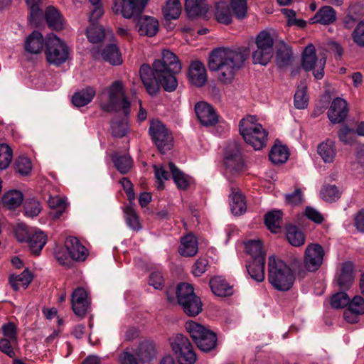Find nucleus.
<instances>
[{
    "mask_svg": "<svg viewBox=\"0 0 364 364\" xmlns=\"http://www.w3.org/2000/svg\"><path fill=\"white\" fill-rule=\"evenodd\" d=\"M203 1V0H186L185 9L190 18L198 16L202 14Z\"/></svg>",
    "mask_w": 364,
    "mask_h": 364,
    "instance_id": "nucleus-53",
    "label": "nucleus"
},
{
    "mask_svg": "<svg viewBox=\"0 0 364 364\" xmlns=\"http://www.w3.org/2000/svg\"><path fill=\"white\" fill-rule=\"evenodd\" d=\"M155 178L156 179L158 189L164 188V182L169 178V172L162 166L154 165Z\"/></svg>",
    "mask_w": 364,
    "mask_h": 364,
    "instance_id": "nucleus-59",
    "label": "nucleus"
},
{
    "mask_svg": "<svg viewBox=\"0 0 364 364\" xmlns=\"http://www.w3.org/2000/svg\"><path fill=\"white\" fill-rule=\"evenodd\" d=\"M198 250V240L193 234H188L183 237L179 247V253L184 257H193Z\"/></svg>",
    "mask_w": 364,
    "mask_h": 364,
    "instance_id": "nucleus-23",
    "label": "nucleus"
},
{
    "mask_svg": "<svg viewBox=\"0 0 364 364\" xmlns=\"http://www.w3.org/2000/svg\"><path fill=\"white\" fill-rule=\"evenodd\" d=\"M289 156L287 146L283 145H274L269 154V160L274 164L285 163Z\"/></svg>",
    "mask_w": 364,
    "mask_h": 364,
    "instance_id": "nucleus-40",
    "label": "nucleus"
},
{
    "mask_svg": "<svg viewBox=\"0 0 364 364\" xmlns=\"http://www.w3.org/2000/svg\"><path fill=\"white\" fill-rule=\"evenodd\" d=\"M355 279L353 264L351 262H345L341 264L340 273L336 281L338 287L343 290L349 289Z\"/></svg>",
    "mask_w": 364,
    "mask_h": 364,
    "instance_id": "nucleus-19",
    "label": "nucleus"
},
{
    "mask_svg": "<svg viewBox=\"0 0 364 364\" xmlns=\"http://www.w3.org/2000/svg\"><path fill=\"white\" fill-rule=\"evenodd\" d=\"M240 133L245 142L255 150H260L267 145L268 132L262 124L257 122L254 116H247L239 123Z\"/></svg>",
    "mask_w": 364,
    "mask_h": 364,
    "instance_id": "nucleus-4",
    "label": "nucleus"
},
{
    "mask_svg": "<svg viewBox=\"0 0 364 364\" xmlns=\"http://www.w3.org/2000/svg\"><path fill=\"white\" fill-rule=\"evenodd\" d=\"M210 287L213 293L220 297L228 296L232 294V287L221 277H215L210 281Z\"/></svg>",
    "mask_w": 364,
    "mask_h": 364,
    "instance_id": "nucleus-24",
    "label": "nucleus"
},
{
    "mask_svg": "<svg viewBox=\"0 0 364 364\" xmlns=\"http://www.w3.org/2000/svg\"><path fill=\"white\" fill-rule=\"evenodd\" d=\"M230 6L236 18L245 17L247 10L246 0H231Z\"/></svg>",
    "mask_w": 364,
    "mask_h": 364,
    "instance_id": "nucleus-57",
    "label": "nucleus"
},
{
    "mask_svg": "<svg viewBox=\"0 0 364 364\" xmlns=\"http://www.w3.org/2000/svg\"><path fill=\"white\" fill-rule=\"evenodd\" d=\"M317 152L325 163H332L336 156L335 142L329 139L319 144Z\"/></svg>",
    "mask_w": 364,
    "mask_h": 364,
    "instance_id": "nucleus-27",
    "label": "nucleus"
},
{
    "mask_svg": "<svg viewBox=\"0 0 364 364\" xmlns=\"http://www.w3.org/2000/svg\"><path fill=\"white\" fill-rule=\"evenodd\" d=\"M168 168L178 188L181 190L187 189L190 185L188 177L178 169L173 162L168 163Z\"/></svg>",
    "mask_w": 364,
    "mask_h": 364,
    "instance_id": "nucleus-37",
    "label": "nucleus"
},
{
    "mask_svg": "<svg viewBox=\"0 0 364 364\" xmlns=\"http://www.w3.org/2000/svg\"><path fill=\"white\" fill-rule=\"evenodd\" d=\"M23 200V193L18 190H10L1 198L3 205L7 209H15L20 206Z\"/></svg>",
    "mask_w": 364,
    "mask_h": 364,
    "instance_id": "nucleus-31",
    "label": "nucleus"
},
{
    "mask_svg": "<svg viewBox=\"0 0 364 364\" xmlns=\"http://www.w3.org/2000/svg\"><path fill=\"white\" fill-rule=\"evenodd\" d=\"M349 301L348 295L344 291H341L332 296L331 304L334 309H341L348 306Z\"/></svg>",
    "mask_w": 364,
    "mask_h": 364,
    "instance_id": "nucleus-60",
    "label": "nucleus"
},
{
    "mask_svg": "<svg viewBox=\"0 0 364 364\" xmlns=\"http://www.w3.org/2000/svg\"><path fill=\"white\" fill-rule=\"evenodd\" d=\"M136 354L139 359L142 363L151 360L156 354L154 344L151 341L142 342L138 348Z\"/></svg>",
    "mask_w": 364,
    "mask_h": 364,
    "instance_id": "nucleus-43",
    "label": "nucleus"
},
{
    "mask_svg": "<svg viewBox=\"0 0 364 364\" xmlns=\"http://www.w3.org/2000/svg\"><path fill=\"white\" fill-rule=\"evenodd\" d=\"M149 134L152 142L163 154L170 151L173 146L172 132L159 120H153L150 122Z\"/></svg>",
    "mask_w": 364,
    "mask_h": 364,
    "instance_id": "nucleus-8",
    "label": "nucleus"
},
{
    "mask_svg": "<svg viewBox=\"0 0 364 364\" xmlns=\"http://www.w3.org/2000/svg\"><path fill=\"white\" fill-rule=\"evenodd\" d=\"M312 20L314 23L329 25L336 20V12L331 6H325L316 13Z\"/></svg>",
    "mask_w": 364,
    "mask_h": 364,
    "instance_id": "nucleus-29",
    "label": "nucleus"
},
{
    "mask_svg": "<svg viewBox=\"0 0 364 364\" xmlns=\"http://www.w3.org/2000/svg\"><path fill=\"white\" fill-rule=\"evenodd\" d=\"M41 210V205L38 200L31 199L25 202L24 210L26 215L35 217L39 214Z\"/></svg>",
    "mask_w": 364,
    "mask_h": 364,
    "instance_id": "nucleus-62",
    "label": "nucleus"
},
{
    "mask_svg": "<svg viewBox=\"0 0 364 364\" xmlns=\"http://www.w3.org/2000/svg\"><path fill=\"white\" fill-rule=\"evenodd\" d=\"M340 192L335 185H326L321 191V197L328 202H333L340 198Z\"/></svg>",
    "mask_w": 364,
    "mask_h": 364,
    "instance_id": "nucleus-54",
    "label": "nucleus"
},
{
    "mask_svg": "<svg viewBox=\"0 0 364 364\" xmlns=\"http://www.w3.org/2000/svg\"><path fill=\"white\" fill-rule=\"evenodd\" d=\"M49 207L53 210L50 215L53 219L59 218L67 208L65 200L60 196H50L48 200Z\"/></svg>",
    "mask_w": 364,
    "mask_h": 364,
    "instance_id": "nucleus-36",
    "label": "nucleus"
},
{
    "mask_svg": "<svg viewBox=\"0 0 364 364\" xmlns=\"http://www.w3.org/2000/svg\"><path fill=\"white\" fill-rule=\"evenodd\" d=\"M35 229L26 226L25 224L18 223L14 228V235L19 242H27Z\"/></svg>",
    "mask_w": 364,
    "mask_h": 364,
    "instance_id": "nucleus-51",
    "label": "nucleus"
},
{
    "mask_svg": "<svg viewBox=\"0 0 364 364\" xmlns=\"http://www.w3.org/2000/svg\"><path fill=\"white\" fill-rule=\"evenodd\" d=\"M95 95V90L88 87L85 90L74 94L72 98L73 104L76 107H83L90 103Z\"/></svg>",
    "mask_w": 364,
    "mask_h": 364,
    "instance_id": "nucleus-39",
    "label": "nucleus"
},
{
    "mask_svg": "<svg viewBox=\"0 0 364 364\" xmlns=\"http://www.w3.org/2000/svg\"><path fill=\"white\" fill-rule=\"evenodd\" d=\"M33 280V274L26 269L20 274H11L9 278V282L14 291H18L21 286L26 289Z\"/></svg>",
    "mask_w": 364,
    "mask_h": 364,
    "instance_id": "nucleus-30",
    "label": "nucleus"
},
{
    "mask_svg": "<svg viewBox=\"0 0 364 364\" xmlns=\"http://www.w3.org/2000/svg\"><path fill=\"white\" fill-rule=\"evenodd\" d=\"M65 246L70 258L76 261H84L88 255V251L80 240L73 236L68 237Z\"/></svg>",
    "mask_w": 364,
    "mask_h": 364,
    "instance_id": "nucleus-18",
    "label": "nucleus"
},
{
    "mask_svg": "<svg viewBox=\"0 0 364 364\" xmlns=\"http://www.w3.org/2000/svg\"><path fill=\"white\" fill-rule=\"evenodd\" d=\"M293 53L291 48L285 43L279 46L276 53L277 64L279 68L289 65L292 59Z\"/></svg>",
    "mask_w": 364,
    "mask_h": 364,
    "instance_id": "nucleus-42",
    "label": "nucleus"
},
{
    "mask_svg": "<svg viewBox=\"0 0 364 364\" xmlns=\"http://www.w3.org/2000/svg\"><path fill=\"white\" fill-rule=\"evenodd\" d=\"M308 105V97L306 95V86L301 84L298 86L294 95V105L297 109H304Z\"/></svg>",
    "mask_w": 364,
    "mask_h": 364,
    "instance_id": "nucleus-52",
    "label": "nucleus"
},
{
    "mask_svg": "<svg viewBox=\"0 0 364 364\" xmlns=\"http://www.w3.org/2000/svg\"><path fill=\"white\" fill-rule=\"evenodd\" d=\"M45 16L48 26L52 29L60 31L63 28V18L55 7L48 6Z\"/></svg>",
    "mask_w": 364,
    "mask_h": 364,
    "instance_id": "nucleus-34",
    "label": "nucleus"
},
{
    "mask_svg": "<svg viewBox=\"0 0 364 364\" xmlns=\"http://www.w3.org/2000/svg\"><path fill=\"white\" fill-rule=\"evenodd\" d=\"M353 42L360 47H364V20L360 21L352 32Z\"/></svg>",
    "mask_w": 364,
    "mask_h": 364,
    "instance_id": "nucleus-61",
    "label": "nucleus"
},
{
    "mask_svg": "<svg viewBox=\"0 0 364 364\" xmlns=\"http://www.w3.org/2000/svg\"><path fill=\"white\" fill-rule=\"evenodd\" d=\"M176 294L178 304L186 314L189 316H196L202 311L201 300L195 294L191 284H179L177 286Z\"/></svg>",
    "mask_w": 364,
    "mask_h": 364,
    "instance_id": "nucleus-5",
    "label": "nucleus"
},
{
    "mask_svg": "<svg viewBox=\"0 0 364 364\" xmlns=\"http://www.w3.org/2000/svg\"><path fill=\"white\" fill-rule=\"evenodd\" d=\"M248 55V50L241 48H218L210 55L208 66L210 70L218 72L223 83L230 84Z\"/></svg>",
    "mask_w": 364,
    "mask_h": 364,
    "instance_id": "nucleus-2",
    "label": "nucleus"
},
{
    "mask_svg": "<svg viewBox=\"0 0 364 364\" xmlns=\"http://www.w3.org/2000/svg\"><path fill=\"white\" fill-rule=\"evenodd\" d=\"M188 77L192 85L198 87L203 86L207 81L205 65L200 61L193 62L189 68Z\"/></svg>",
    "mask_w": 364,
    "mask_h": 364,
    "instance_id": "nucleus-21",
    "label": "nucleus"
},
{
    "mask_svg": "<svg viewBox=\"0 0 364 364\" xmlns=\"http://www.w3.org/2000/svg\"><path fill=\"white\" fill-rule=\"evenodd\" d=\"M224 161L227 174H237L243 170L244 163L240 151L236 144L227 148Z\"/></svg>",
    "mask_w": 364,
    "mask_h": 364,
    "instance_id": "nucleus-15",
    "label": "nucleus"
},
{
    "mask_svg": "<svg viewBox=\"0 0 364 364\" xmlns=\"http://www.w3.org/2000/svg\"><path fill=\"white\" fill-rule=\"evenodd\" d=\"M112 161L116 168L122 174L128 173L133 164L132 158L128 155H115L112 156Z\"/></svg>",
    "mask_w": 364,
    "mask_h": 364,
    "instance_id": "nucleus-44",
    "label": "nucleus"
},
{
    "mask_svg": "<svg viewBox=\"0 0 364 364\" xmlns=\"http://www.w3.org/2000/svg\"><path fill=\"white\" fill-rule=\"evenodd\" d=\"M186 329L200 350L209 352L216 347L218 339L213 331L194 321L187 322Z\"/></svg>",
    "mask_w": 364,
    "mask_h": 364,
    "instance_id": "nucleus-6",
    "label": "nucleus"
},
{
    "mask_svg": "<svg viewBox=\"0 0 364 364\" xmlns=\"http://www.w3.org/2000/svg\"><path fill=\"white\" fill-rule=\"evenodd\" d=\"M181 70V65L177 56L168 50H164L161 58L156 60L152 67L142 65L139 74L146 91L154 95L158 92L159 85L167 92L174 91L178 86L176 75Z\"/></svg>",
    "mask_w": 364,
    "mask_h": 364,
    "instance_id": "nucleus-1",
    "label": "nucleus"
},
{
    "mask_svg": "<svg viewBox=\"0 0 364 364\" xmlns=\"http://www.w3.org/2000/svg\"><path fill=\"white\" fill-rule=\"evenodd\" d=\"M109 101L102 105V109L107 112L123 110L124 116L129 113L130 103L124 96L123 83L117 80L111 84L108 88Z\"/></svg>",
    "mask_w": 364,
    "mask_h": 364,
    "instance_id": "nucleus-7",
    "label": "nucleus"
},
{
    "mask_svg": "<svg viewBox=\"0 0 364 364\" xmlns=\"http://www.w3.org/2000/svg\"><path fill=\"white\" fill-rule=\"evenodd\" d=\"M71 306L77 316L82 318L87 315L90 309V300L85 289L77 287L73 291L71 295Z\"/></svg>",
    "mask_w": 364,
    "mask_h": 364,
    "instance_id": "nucleus-14",
    "label": "nucleus"
},
{
    "mask_svg": "<svg viewBox=\"0 0 364 364\" xmlns=\"http://www.w3.org/2000/svg\"><path fill=\"white\" fill-rule=\"evenodd\" d=\"M215 17L218 22L229 24L232 21V14L226 2H220L216 6Z\"/></svg>",
    "mask_w": 364,
    "mask_h": 364,
    "instance_id": "nucleus-46",
    "label": "nucleus"
},
{
    "mask_svg": "<svg viewBox=\"0 0 364 364\" xmlns=\"http://www.w3.org/2000/svg\"><path fill=\"white\" fill-rule=\"evenodd\" d=\"M348 309L354 312L360 314H364V299L359 296H355L351 300L350 299Z\"/></svg>",
    "mask_w": 364,
    "mask_h": 364,
    "instance_id": "nucleus-64",
    "label": "nucleus"
},
{
    "mask_svg": "<svg viewBox=\"0 0 364 364\" xmlns=\"http://www.w3.org/2000/svg\"><path fill=\"white\" fill-rule=\"evenodd\" d=\"M16 170L23 176H27L32 169L31 160L24 156L18 157L15 163Z\"/></svg>",
    "mask_w": 364,
    "mask_h": 364,
    "instance_id": "nucleus-58",
    "label": "nucleus"
},
{
    "mask_svg": "<svg viewBox=\"0 0 364 364\" xmlns=\"http://www.w3.org/2000/svg\"><path fill=\"white\" fill-rule=\"evenodd\" d=\"M149 0H121V4L115 2L112 7L116 14H121L125 18H136L144 10Z\"/></svg>",
    "mask_w": 364,
    "mask_h": 364,
    "instance_id": "nucleus-12",
    "label": "nucleus"
},
{
    "mask_svg": "<svg viewBox=\"0 0 364 364\" xmlns=\"http://www.w3.org/2000/svg\"><path fill=\"white\" fill-rule=\"evenodd\" d=\"M230 191V205L231 211L235 215H240L245 213L247 210L245 196L237 188L231 187Z\"/></svg>",
    "mask_w": 364,
    "mask_h": 364,
    "instance_id": "nucleus-22",
    "label": "nucleus"
},
{
    "mask_svg": "<svg viewBox=\"0 0 364 364\" xmlns=\"http://www.w3.org/2000/svg\"><path fill=\"white\" fill-rule=\"evenodd\" d=\"M264 266L265 257H259L257 259H252V262L247 264L246 267L251 278L261 282L265 278Z\"/></svg>",
    "mask_w": 364,
    "mask_h": 364,
    "instance_id": "nucleus-26",
    "label": "nucleus"
},
{
    "mask_svg": "<svg viewBox=\"0 0 364 364\" xmlns=\"http://www.w3.org/2000/svg\"><path fill=\"white\" fill-rule=\"evenodd\" d=\"M286 236L289 242L293 246L299 247L304 244L305 236L295 225H289L287 227Z\"/></svg>",
    "mask_w": 364,
    "mask_h": 364,
    "instance_id": "nucleus-41",
    "label": "nucleus"
},
{
    "mask_svg": "<svg viewBox=\"0 0 364 364\" xmlns=\"http://www.w3.org/2000/svg\"><path fill=\"white\" fill-rule=\"evenodd\" d=\"M124 213L128 226L134 230H139L141 226L135 210L131 206H127L124 210Z\"/></svg>",
    "mask_w": 364,
    "mask_h": 364,
    "instance_id": "nucleus-48",
    "label": "nucleus"
},
{
    "mask_svg": "<svg viewBox=\"0 0 364 364\" xmlns=\"http://www.w3.org/2000/svg\"><path fill=\"white\" fill-rule=\"evenodd\" d=\"M13 158L11 148L6 144H0V169H6L10 165Z\"/></svg>",
    "mask_w": 364,
    "mask_h": 364,
    "instance_id": "nucleus-50",
    "label": "nucleus"
},
{
    "mask_svg": "<svg viewBox=\"0 0 364 364\" xmlns=\"http://www.w3.org/2000/svg\"><path fill=\"white\" fill-rule=\"evenodd\" d=\"M283 213L279 210L268 212L264 216V223L272 232L277 233L281 229Z\"/></svg>",
    "mask_w": 364,
    "mask_h": 364,
    "instance_id": "nucleus-33",
    "label": "nucleus"
},
{
    "mask_svg": "<svg viewBox=\"0 0 364 364\" xmlns=\"http://www.w3.org/2000/svg\"><path fill=\"white\" fill-rule=\"evenodd\" d=\"M301 266V262L294 259L288 265L279 257L271 255L268 258L267 279L277 290H289L295 282V272Z\"/></svg>",
    "mask_w": 364,
    "mask_h": 364,
    "instance_id": "nucleus-3",
    "label": "nucleus"
},
{
    "mask_svg": "<svg viewBox=\"0 0 364 364\" xmlns=\"http://www.w3.org/2000/svg\"><path fill=\"white\" fill-rule=\"evenodd\" d=\"M324 255V250L321 245H309L306 248L304 259L306 269L310 272L317 271L323 264Z\"/></svg>",
    "mask_w": 364,
    "mask_h": 364,
    "instance_id": "nucleus-13",
    "label": "nucleus"
},
{
    "mask_svg": "<svg viewBox=\"0 0 364 364\" xmlns=\"http://www.w3.org/2000/svg\"><path fill=\"white\" fill-rule=\"evenodd\" d=\"M170 344L179 364H194L196 353L187 337L183 334H176L170 338Z\"/></svg>",
    "mask_w": 364,
    "mask_h": 364,
    "instance_id": "nucleus-9",
    "label": "nucleus"
},
{
    "mask_svg": "<svg viewBox=\"0 0 364 364\" xmlns=\"http://www.w3.org/2000/svg\"><path fill=\"white\" fill-rule=\"evenodd\" d=\"M27 4L30 6V21L37 23V21L42 15V10L40 9L41 0H26Z\"/></svg>",
    "mask_w": 364,
    "mask_h": 364,
    "instance_id": "nucleus-56",
    "label": "nucleus"
},
{
    "mask_svg": "<svg viewBox=\"0 0 364 364\" xmlns=\"http://www.w3.org/2000/svg\"><path fill=\"white\" fill-rule=\"evenodd\" d=\"M195 112L200 124L204 126H214L218 121L215 110L207 102H198L195 105Z\"/></svg>",
    "mask_w": 364,
    "mask_h": 364,
    "instance_id": "nucleus-16",
    "label": "nucleus"
},
{
    "mask_svg": "<svg viewBox=\"0 0 364 364\" xmlns=\"http://www.w3.org/2000/svg\"><path fill=\"white\" fill-rule=\"evenodd\" d=\"M136 26L141 36L148 37L154 36L159 31L158 21L155 18L148 16H139Z\"/></svg>",
    "mask_w": 364,
    "mask_h": 364,
    "instance_id": "nucleus-20",
    "label": "nucleus"
},
{
    "mask_svg": "<svg viewBox=\"0 0 364 364\" xmlns=\"http://www.w3.org/2000/svg\"><path fill=\"white\" fill-rule=\"evenodd\" d=\"M102 58L112 65H119L122 63L121 52L117 45L112 43L106 46L101 51Z\"/></svg>",
    "mask_w": 364,
    "mask_h": 364,
    "instance_id": "nucleus-25",
    "label": "nucleus"
},
{
    "mask_svg": "<svg viewBox=\"0 0 364 364\" xmlns=\"http://www.w3.org/2000/svg\"><path fill=\"white\" fill-rule=\"evenodd\" d=\"M348 113V105L342 98H335L328 110V117L333 124L343 122Z\"/></svg>",
    "mask_w": 364,
    "mask_h": 364,
    "instance_id": "nucleus-17",
    "label": "nucleus"
},
{
    "mask_svg": "<svg viewBox=\"0 0 364 364\" xmlns=\"http://www.w3.org/2000/svg\"><path fill=\"white\" fill-rule=\"evenodd\" d=\"M326 58H322L318 60L316 49L314 45H308L302 53L301 65L306 71H314V75L316 79L320 80L324 75V68L326 65Z\"/></svg>",
    "mask_w": 364,
    "mask_h": 364,
    "instance_id": "nucleus-11",
    "label": "nucleus"
},
{
    "mask_svg": "<svg viewBox=\"0 0 364 364\" xmlns=\"http://www.w3.org/2000/svg\"><path fill=\"white\" fill-rule=\"evenodd\" d=\"M181 13L180 0H166L163 7V15L166 20L176 19Z\"/></svg>",
    "mask_w": 364,
    "mask_h": 364,
    "instance_id": "nucleus-38",
    "label": "nucleus"
},
{
    "mask_svg": "<svg viewBox=\"0 0 364 364\" xmlns=\"http://www.w3.org/2000/svg\"><path fill=\"white\" fill-rule=\"evenodd\" d=\"M43 38L38 31H33L25 42V49L31 53H39L43 48Z\"/></svg>",
    "mask_w": 364,
    "mask_h": 364,
    "instance_id": "nucleus-32",
    "label": "nucleus"
},
{
    "mask_svg": "<svg viewBox=\"0 0 364 364\" xmlns=\"http://www.w3.org/2000/svg\"><path fill=\"white\" fill-rule=\"evenodd\" d=\"M88 41L92 43H100L105 36L104 28L97 23H90L86 30Z\"/></svg>",
    "mask_w": 364,
    "mask_h": 364,
    "instance_id": "nucleus-45",
    "label": "nucleus"
},
{
    "mask_svg": "<svg viewBox=\"0 0 364 364\" xmlns=\"http://www.w3.org/2000/svg\"><path fill=\"white\" fill-rule=\"evenodd\" d=\"M47 242L46 235L40 230H35L26 242L33 254L38 255Z\"/></svg>",
    "mask_w": 364,
    "mask_h": 364,
    "instance_id": "nucleus-28",
    "label": "nucleus"
},
{
    "mask_svg": "<svg viewBox=\"0 0 364 364\" xmlns=\"http://www.w3.org/2000/svg\"><path fill=\"white\" fill-rule=\"evenodd\" d=\"M45 54L47 61L55 65L65 63L68 58L67 45L54 34H50L46 41Z\"/></svg>",
    "mask_w": 364,
    "mask_h": 364,
    "instance_id": "nucleus-10",
    "label": "nucleus"
},
{
    "mask_svg": "<svg viewBox=\"0 0 364 364\" xmlns=\"http://www.w3.org/2000/svg\"><path fill=\"white\" fill-rule=\"evenodd\" d=\"M128 131L127 123L125 121L114 122L112 123V132L114 137L121 138L125 136Z\"/></svg>",
    "mask_w": 364,
    "mask_h": 364,
    "instance_id": "nucleus-63",
    "label": "nucleus"
},
{
    "mask_svg": "<svg viewBox=\"0 0 364 364\" xmlns=\"http://www.w3.org/2000/svg\"><path fill=\"white\" fill-rule=\"evenodd\" d=\"M257 48H265L273 53L274 41L271 35L266 31H261L257 36L255 41Z\"/></svg>",
    "mask_w": 364,
    "mask_h": 364,
    "instance_id": "nucleus-47",
    "label": "nucleus"
},
{
    "mask_svg": "<svg viewBox=\"0 0 364 364\" xmlns=\"http://www.w3.org/2000/svg\"><path fill=\"white\" fill-rule=\"evenodd\" d=\"M273 56V53L265 48H258L252 53V60L255 64L266 65L270 61Z\"/></svg>",
    "mask_w": 364,
    "mask_h": 364,
    "instance_id": "nucleus-49",
    "label": "nucleus"
},
{
    "mask_svg": "<svg viewBox=\"0 0 364 364\" xmlns=\"http://www.w3.org/2000/svg\"><path fill=\"white\" fill-rule=\"evenodd\" d=\"M245 249L252 259H259V257H266V252L260 240H250L247 241L245 242Z\"/></svg>",
    "mask_w": 364,
    "mask_h": 364,
    "instance_id": "nucleus-35",
    "label": "nucleus"
},
{
    "mask_svg": "<svg viewBox=\"0 0 364 364\" xmlns=\"http://www.w3.org/2000/svg\"><path fill=\"white\" fill-rule=\"evenodd\" d=\"M338 137L343 144L352 145L355 141V131L345 125L338 130Z\"/></svg>",
    "mask_w": 364,
    "mask_h": 364,
    "instance_id": "nucleus-55",
    "label": "nucleus"
}]
</instances>
